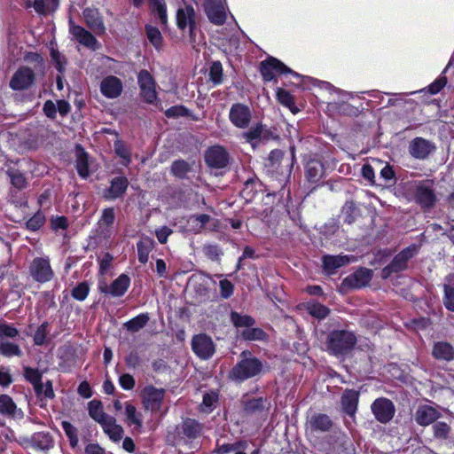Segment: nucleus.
Here are the masks:
<instances>
[{"mask_svg": "<svg viewBox=\"0 0 454 454\" xmlns=\"http://www.w3.org/2000/svg\"><path fill=\"white\" fill-rule=\"evenodd\" d=\"M291 158L285 160V153L280 149L270 151L266 162L264 163V170L272 181L278 182L279 192H282L286 184L289 182L294 165L296 161L295 146L290 147Z\"/></svg>", "mask_w": 454, "mask_h": 454, "instance_id": "1", "label": "nucleus"}, {"mask_svg": "<svg viewBox=\"0 0 454 454\" xmlns=\"http://www.w3.org/2000/svg\"><path fill=\"white\" fill-rule=\"evenodd\" d=\"M267 362H262L253 356L250 351L244 350L240 353L236 364L229 372V379L242 383L249 379L255 378L269 372Z\"/></svg>", "mask_w": 454, "mask_h": 454, "instance_id": "2", "label": "nucleus"}, {"mask_svg": "<svg viewBox=\"0 0 454 454\" xmlns=\"http://www.w3.org/2000/svg\"><path fill=\"white\" fill-rule=\"evenodd\" d=\"M357 342L356 334L344 329H334L328 333L325 345L329 354L343 356L350 353Z\"/></svg>", "mask_w": 454, "mask_h": 454, "instance_id": "3", "label": "nucleus"}, {"mask_svg": "<svg viewBox=\"0 0 454 454\" xmlns=\"http://www.w3.org/2000/svg\"><path fill=\"white\" fill-rule=\"evenodd\" d=\"M20 334L14 325L0 320V356L4 357H20L23 352L19 344L4 339H16Z\"/></svg>", "mask_w": 454, "mask_h": 454, "instance_id": "4", "label": "nucleus"}, {"mask_svg": "<svg viewBox=\"0 0 454 454\" xmlns=\"http://www.w3.org/2000/svg\"><path fill=\"white\" fill-rule=\"evenodd\" d=\"M414 202L424 211L434 207L437 202V196L434 188V181L425 179L416 181L412 189Z\"/></svg>", "mask_w": 454, "mask_h": 454, "instance_id": "5", "label": "nucleus"}, {"mask_svg": "<svg viewBox=\"0 0 454 454\" xmlns=\"http://www.w3.org/2000/svg\"><path fill=\"white\" fill-rule=\"evenodd\" d=\"M419 247L411 244L396 254L391 262L382 270L380 276L383 279L389 278L393 274L401 273L408 269L409 261L418 253Z\"/></svg>", "mask_w": 454, "mask_h": 454, "instance_id": "6", "label": "nucleus"}, {"mask_svg": "<svg viewBox=\"0 0 454 454\" xmlns=\"http://www.w3.org/2000/svg\"><path fill=\"white\" fill-rule=\"evenodd\" d=\"M259 72L264 82H277V75L291 74L294 77L301 75L290 67L286 66L278 59L269 56L259 65Z\"/></svg>", "mask_w": 454, "mask_h": 454, "instance_id": "7", "label": "nucleus"}, {"mask_svg": "<svg viewBox=\"0 0 454 454\" xmlns=\"http://www.w3.org/2000/svg\"><path fill=\"white\" fill-rule=\"evenodd\" d=\"M231 160L228 150L221 145L208 146L204 153L205 164L211 169L226 168Z\"/></svg>", "mask_w": 454, "mask_h": 454, "instance_id": "8", "label": "nucleus"}, {"mask_svg": "<svg viewBox=\"0 0 454 454\" xmlns=\"http://www.w3.org/2000/svg\"><path fill=\"white\" fill-rule=\"evenodd\" d=\"M267 192L266 199L270 200V197L276 198L278 197V200H281L283 197V193L279 194V192H270L266 186L259 180L258 177L254 176L248 178L245 183L244 186L240 192L241 197L247 202L254 201L260 194Z\"/></svg>", "mask_w": 454, "mask_h": 454, "instance_id": "9", "label": "nucleus"}, {"mask_svg": "<svg viewBox=\"0 0 454 454\" xmlns=\"http://www.w3.org/2000/svg\"><path fill=\"white\" fill-rule=\"evenodd\" d=\"M28 271L33 280L40 284L50 282L55 277L49 257L34 258L29 264Z\"/></svg>", "mask_w": 454, "mask_h": 454, "instance_id": "10", "label": "nucleus"}, {"mask_svg": "<svg viewBox=\"0 0 454 454\" xmlns=\"http://www.w3.org/2000/svg\"><path fill=\"white\" fill-rule=\"evenodd\" d=\"M166 395L165 388H158L153 385H146L140 393L143 406L145 410L151 412L160 411Z\"/></svg>", "mask_w": 454, "mask_h": 454, "instance_id": "11", "label": "nucleus"}, {"mask_svg": "<svg viewBox=\"0 0 454 454\" xmlns=\"http://www.w3.org/2000/svg\"><path fill=\"white\" fill-rule=\"evenodd\" d=\"M203 431V425L197 419L185 418L182 423L176 427L175 439L179 442H192L200 436Z\"/></svg>", "mask_w": 454, "mask_h": 454, "instance_id": "12", "label": "nucleus"}, {"mask_svg": "<svg viewBox=\"0 0 454 454\" xmlns=\"http://www.w3.org/2000/svg\"><path fill=\"white\" fill-rule=\"evenodd\" d=\"M304 175L309 185L316 188L323 183L325 176V165L317 155H309L304 164Z\"/></svg>", "mask_w": 454, "mask_h": 454, "instance_id": "13", "label": "nucleus"}, {"mask_svg": "<svg viewBox=\"0 0 454 454\" xmlns=\"http://www.w3.org/2000/svg\"><path fill=\"white\" fill-rule=\"evenodd\" d=\"M270 408V402L267 397H249L242 401V410L246 416H254L265 420Z\"/></svg>", "mask_w": 454, "mask_h": 454, "instance_id": "14", "label": "nucleus"}, {"mask_svg": "<svg viewBox=\"0 0 454 454\" xmlns=\"http://www.w3.org/2000/svg\"><path fill=\"white\" fill-rule=\"evenodd\" d=\"M191 347L192 352L201 360H208L215 353V342L209 335L204 333L192 336Z\"/></svg>", "mask_w": 454, "mask_h": 454, "instance_id": "15", "label": "nucleus"}, {"mask_svg": "<svg viewBox=\"0 0 454 454\" xmlns=\"http://www.w3.org/2000/svg\"><path fill=\"white\" fill-rule=\"evenodd\" d=\"M137 83L141 98L147 104H153L157 99L156 82L146 69H142L137 74Z\"/></svg>", "mask_w": 454, "mask_h": 454, "instance_id": "16", "label": "nucleus"}, {"mask_svg": "<svg viewBox=\"0 0 454 454\" xmlns=\"http://www.w3.org/2000/svg\"><path fill=\"white\" fill-rule=\"evenodd\" d=\"M176 26L181 31L189 29L191 41H195V30L197 28L196 12L191 4H185L184 8H178L176 15Z\"/></svg>", "mask_w": 454, "mask_h": 454, "instance_id": "17", "label": "nucleus"}, {"mask_svg": "<svg viewBox=\"0 0 454 454\" xmlns=\"http://www.w3.org/2000/svg\"><path fill=\"white\" fill-rule=\"evenodd\" d=\"M371 410L376 420L382 424L390 422L395 414L394 403L387 397L375 399L371 405Z\"/></svg>", "mask_w": 454, "mask_h": 454, "instance_id": "18", "label": "nucleus"}, {"mask_svg": "<svg viewBox=\"0 0 454 454\" xmlns=\"http://www.w3.org/2000/svg\"><path fill=\"white\" fill-rule=\"evenodd\" d=\"M35 82V72L27 66H21L12 74L9 86L13 90H26L30 89Z\"/></svg>", "mask_w": 454, "mask_h": 454, "instance_id": "19", "label": "nucleus"}, {"mask_svg": "<svg viewBox=\"0 0 454 454\" xmlns=\"http://www.w3.org/2000/svg\"><path fill=\"white\" fill-rule=\"evenodd\" d=\"M82 16L88 28L98 36L106 32L104 18L98 8L86 7L82 11Z\"/></svg>", "mask_w": 454, "mask_h": 454, "instance_id": "20", "label": "nucleus"}, {"mask_svg": "<svg viewBox=\"0 0 454 454\" xmlns=\"http://www.w3.org/2000/svg\"><path fill=\"white\" fill-rule=\"evenodd\" d=\"M69 32L80 44L92 51L99 48V43L96 36L83 27L76 25L72 19L69 20Z\"/></svg>", "mask_w": 454, "mask_h": 454, "instance_id": "21", "label": "nucleus"}, {"mask_svg": "<svg viewBox=\"0 0 454 454\" xmlns=\"http://www.w3.org/2000/svg\"><path fill=\"white\" fill-rule=\"evenodd\" d=\"M203 7L212 24L222 26L226 22L227 14L222 0H204Z\"/></svg>", "mask_w": 454, "mask_h": 454, "instance_id": "22", "label": "nucleus"}, {"mask_svg": "<svg viewBox=\"0 0 454 454\" xmlns=\"http://www.w3.org/2000/svg\"><path fill=\"white\" fill-rule=\"evenodd\" d=\"M131 279L129 275L121 273L109 286L100 285L98 290L101 294H109L112 297H122L129 290Z\"/></svg>", "mask_w": 454, "mask_h": 454, "instance_id": "23", "label": "nucleus"}, {"mask_svg": "<svg viewBox=\"0 0 454 454\" xmlns=\"http://www.w3.org/2000/svg\"><path fill=\"white\" fill-rule=\"evenodd\" d=\"M252 118V113L248 106L242 103H235L231 106L229 119L239 129L248 127Z\"/></svg>", "mask_w": 454, "mask_h": 454, "instance_id": "24", "label": "nucleus"}, {"mask_svg": "<svg viewBox=\"0 0 454 454\" xmlns=\"http://www.w3.org/2000/svg\"><path fill=\"white\" fill-rule=\"evenodd\" d=\"M115 222V211L114 207H106L102 210L100 218L97 223V234L100 239L108 240L113 235Z\"/></svg>", "mask_w": 454, "mask_h": 454, "instance_id": "25", "label": "nucleus"}, {"mask_svg": "<svg viewBox=\"0 0 454 454\" xmlns=\"http://www.w3.org/2000/svg\"><path fill=\"white\" fill-rule=\"evenodd\" d=\"M372 270L361 267L354 273L347 276L342 280V286L348 289H359L369 284L372 280Z\"/></svg>", "mask_w": 454, "mask_h": 454, "instance_id": "26", "label": "nucleus"}, {"mask_svg": "<svg viewBox=\"0 0 454 454\" xmlns=\"http://www.w3.org/2000/svg\"><path fill=\"white\" fill-rule=\"evenodd\" d=\"M129 182L124 176H119L112 178L110 186L105 189L103 198L106 200H115L122 198L126 193Z\"/></svg>", "mask_w": 454, "mask_h": 454, "instance_id": "27", "label": "nucleus"}, {"mask_svg": "<svg viewBox=\"0 0 454 454\" xmlns=\"http://www.w3.org/2000/svg\"><path fill=\"white\" fill-rule=\"evenodd\" d=\"M434 150V143L420 137L412 139L409 145L410 154L418 160L427 159Z\"/></svg>", "mask_w": 454, "mask_h": 454, "instance_id": "28", "label": "nucleus"}, {"mask_svg": "<svg viewBox=\"0 0 454 454\" xmlns=\"http://www.w3.org/2000/svg\"><path fill=\"white\" fill-rule=\"evenodd\" d=\"M431 356L436 361L450 363L454 361V346L448 340L434 341Z\"/></svg>", "mask_w": 454, "mask_h": 454, "instance_id": "29", "label": "nucleus"}, {"mask_svg": "<svg viewBox=\"0 0 454 454\" xmlns=\"http://www.w3.org/2000/svg\"><path fill=\"white\" fill-rule=\"evenodd\" d=\"M360 393L352 388H346L340 396V405L344 414L354 417L357 411Z\"/></svg>", "mask_w": 454, "mask_h": 454, "instance_id": "30", "label": "nucleus"}, {"mask_svg": "<svg viewBox=\"0 0 454 454\" xmlns=\"http://www.w3.org/2000/svg\"><path fill=\"white\" fill-rule=\"evenodd\" d=\"M440 417V411L427 404L419 405L414 414L416 423L421 427L434 423Z\"/></svg>", "mask_w": 454, "mask_h": 454, "instance_id": "31", "label": "nucleus"}, {"mask_svg": "<svg viewBox=\"0 0 454 454\" xmlns=\"http://www.w3.org/2000/svg\"><path fill=\"white\" fill-rule=\"evenodd\" d=\"M122 89L121 81L114 75L104 78L100 84L101 93L107 98L119 97L121 94Z\"/></svg>", "mask_w": 454, "mask_h": 454, "instance_id": "32", "label": "nucleus"}, {"mask_svg": "<svg viewBox=\"0 0 454 454\" xmlns=\"http://www.w3.org/2000/svg\"><path fill=\"white\" fill-rule=\"evenodd\" d=\"M312 432L327 433L333 427V419L325 413H314L308 421Z\"/></svg>", "mask_w": 454, "mask_h": 454, "instance_id": "33", "label": "nucleus"}, {"mask_svg": "<svg viewBox=\"0 0 454 454\" xmlns=\"http://www.w3.org/2000/svg\"><path fill=\"white\" fill-rule=\"evenodd\" d=\"M75 168L80 177L86 179L90 176L89 153L81 145L75 146Z\"/></svg>", "mask_w": 454, "mask_h": 454, "instance_id": "34", "label": "nucleus"}, {"mask_svg": "<svg viewBox=\"0 0 454 454\" xmlns=\"http://www.w3.org/2000/svg\"><path fill=\"white\" fill-rule=\"evenodd\" d=\"M323 269L328 274H333L335 271L348 264L349 258L348 255H331L325 254L322 257Z\"/></svg>", "mask_w": 454, "mask_h": 454, "instance_id": "35", "label": "nucleus"}, {"mask_svg": "<svg viewBox=\"0 0 454 454\" xmlns=\"http://www.w3.org/2000/svg\"><path fill=\"white\" fill-rule=\"evenodd\" d=\"M360 215V209L354 200H347L341 207L340 217L343 223L352 224L356 222V218Z\"/></svg>", "mask_w": 454, "mask_h": 454, "instance_id": "36", "label": "nucleus"}, {"mask_svg": "<svg viewBox=\"0 0 454 454\" xmlns=\"http://www.w3.org/2000/svg\"><path fill=\"white\" fill-rule=\"evenodd\" d=\"M241 340L246 341H267L268 333L262 328L250 326L247 329L239 331Z\"/></svg>", "mask_w": 454, "mask_h": 454, "instance_id": "37", "label": "nucleus"}, {"mask_svg": "<svg viewBox=\"0 0 454 454\" xmlns=\"http://www.w3.org/2000/svg\"><path fill=\"white\" fill-rule=\"evenodd\" d=\"M352 442L346 437H337L328 448V454H353Z\"/></svg>", "mask_w": 454, "mask_h": 454, "instance_id": "38", "label": "nucleus"}, {"mask_svg": "<svg viewBox=\"0 0 454 454\" xmlns=\"http://www.w3.org/2000/svg\"><path fill=\"white\" fill-rule=\"evenodd\" d=\"M154 240L149 237L144 238L137 241V259L141 264H145L149 259V254L154 247Z\"/></svg>", "mask_w": 454, "mask_h": 454, "instance_id": "39", "label": "nucleus"}, {"mask_svg": "<svg viewBox=\"0 0 454 454\" xmlns=\"http://www.w3.org/2000/svg\"><path fill=\"white\" fill-rule=\"evenodd\" d=\"M150 321L148 312L140 313L123 324L124 328L130 333H137Z\"/></svg>", "mask_w": 454, "mask_h": 454, "instance_id": "40", "label": "nucleus"}, {"mask_svg": "<svg viewBox=\"0 0 454 454\" xmlns=\"http://www.w3.org/2000/svg\"><path fill=\"white\" fill-rule=\"evenodd\" d=\"M35 396L40 401H43V399H54L55 398V393L53 390V384L52 381L48 380L44 384L43 381H40L36 383L35 385H32Z\"/></svg>", "mask_w": 454, "mask_h": 454, "instance_id": "41", "label": "nucleus"}, {"mask_svg": "<svg viewBox=\"0 0 454 454\" xmlns=\"http://www.w3.org/2000/svg\"><path fill=\"white\" fill-rule=\"evenodd\" d=\"M6 175L10 178L11 184L18 191H22L27 187V180L25 174L18 168H9Z\"/></svg>", "mask_w": 454, "mask_h": 454, "instance_id": "42", "label": "nucleus"}, {"mask_svg": "<svg viewBox=\"0 0 454 454\" xmlns=\"http://www.w3.org/2000/svg\"><path fill=\"white\" fill-rule=\"evenodd\" d=\"M32 446L35 449L45 450L53 447V439L50 433L37 432L32 435Z\"/></svg>", "mask_w": 454, "mask_h": 454, "instance_id": "43", "label": "nucleus"}, {"mask_svg": "<svg viewBox=\"0 0 454 454\" xmlns=\"http://www.w3.org/2000/svg\"><path fill=\"white\" fill-rule=\"evenodd\" d=\"M276 98L279 104L288 108L293 114L299 112L295 105L294 97L286 90L278 88L276 91Z\"/></svg>", "mask_w": 454, "mask_h": 454, "instance_id": "44", "label": "nucleus"}, {"mask_svg": "<svg viewBox=\"0 0 454 454\" xmlns=\"http://www.w3.org/2000/svg\"><path fill=\"white\" fill-rule=\"evenodd\" d=\"M230 319L238 330L240 328L247 329L255 324V319L252 316L242 315L237 311L231 312Z\"/></svg>", "mask_w": 454, "mask_h": 454, "instance_id": "45", "label": "nucleus"}, {"mask_svg": "<svg viewBox=\"0 0 454 454\" xmlns=\"http://www.w3.org/2000/svg\"><path fill=\"white\" fill-rule=\"evenodd\" d=\"M306 309L310 316L317 319L325 318L331 312L328 307L317 301H310L307 302Z\"/></svg>", "mask_w": 454, "mask_h": 454, "instance_id": "46", "label": "nucleus"}, {"mask_svg": "<svg viewBox=\"0 0 454 454\" xmlns=\"http://www.w3.org/2000/svg\"><path fill=\"white\" fill-rule=\"evenodd\" d=\"M126 420L129 426L134 425L136 429L142 428V415L138 413L135 405L130 403L125 404Z\"/></svg>", "mask_w": 454, "mask_h": 454, "instance_id": "47", "label": "nucleus"}, {"mask_svg": "<svg viewBox=\"0 0 454 454\" xmlns=\"http://www.w3.org/2000/svg\"><path fill=\"white\" fill-rule=\"evenodd\" d=\"M190 171L191 165L183 159L174 160L170 166L171 175L179 179H184Z\"/></svg>", "mask_w": 454, "mask_h": 454, "instance_id": "48", "label": "nucleus"}, {"mask_svg": "<svg viewBox=\"0 0 454 454\" xmlns=\"http://www.w3.org/2000/svg\"><path fill=\"white\" fill-rule=\"evenodd\" d=\"M46 222L45 212L39 208L27 222L26 228L30 231L40 230Z\"/></svg>", "mask_w": 454, "mask_h": 454, "instance_id": "49", "label": "nucleus"}, {"mask_svg": "<svg viewBox=\"0 0 454 454\" xmlns=\"http://www.w3.org/2000/svg\"><path fill=\"white\" fill-rule=\"evenodd\" d=\"M145 28L149 42L157 51L161 50L163 46V37L159 28L152 25H146Z\"/></svg>", "mask_w": 454, "mask_h": 454, "instance_id": "50", "label": "nucleus"}, {"mask_svg": "<svg viewBox=\"0 0 454 454\" xmlns=\"http://www.w3.org/2000/svg\"><path fill=\"white\" fill-rule=\"evenodd\" d=\"M33 7L40 15H47L49 12H55L59 7V0H50L49 6H46L45 0H34Z\"/></svg>", "mask_w": 454, "mask_h": 454, "instance_id": "51", "label": "nucleus"}, {"mask_svg": "<svg viewBox=\"0 0 454 454\" xmlns=\"http://www.w3.org/2000/svg\"><path fill=\"white\" fill-rule=\"evenodd\" d=\"M152 12L156 14L161 24H166L168 20L167 6L164 0H149Z\"/></svg>", "mask_w": 454, "mask_h": 454, "instance_id": "52", "label": "nucleus"}, {"mask_svg": "<svg viewBox=\"0 0 454 454\" xmlns=\"http://www.w3.org/2000/svg\"><path fill=\"white\" fill-rule=\"evenodd\" d=\"M88 411L90 417L98 422L106 418V413L104 411L102 402L99 400H92L88 403Z\"/></svg>", "mask_w": 454, "mask_h": 454, "instance_id": "53", "label": "nucleus"}, {"mask_svg": "<svg viewBox=\"0 0 454 454\" xmlns=\"http://www.w3.org/2000/svg\"><path fill=\"white\" fill-rule=\"evenodd\" d=\"M61 427L68 438L71 448L74 449L79 442L77 428L67 420L61 422Z\"/></svg>", "mask_w": 454, "mask_h": 454, "instance_id": "54", "label": "nucleus"}, {"mask_svg": "<svg viewBox=\"0 0 454 454\" xmlns=\"http://www.w3.org/2000/svg\"><path fill=\"white\" fill-rule=\"evenodd\" d=\"M90 286L88 281L84 280L78 283L71 291V296L79 301H83L88 297Z\"/></svg>", "mask_w": 454, "mask_h": 454, "instance_id": "55", "label": "nucleus"}, {"mask_svg": "<svg viewBox=\"0 0 454 454\" xmlns=\"http://www.w3.org/2000/svg\"><path fill=\"white\" fill-rule=\"evenodd\" d=\"M223 70L219 60L214 61L209 68V79L215 85L223 83Z\"/></svg>", "mask_w": 454, "mask_h": 454, "instance_id": "56", "label": "nucleus"}, {"mask_svg": "<svg viewBox=\"0 0 454 454\" xmlns=\"http://www.w3.org/2000/svg\"><path fill=\"white\" fill-rule=\"evenodd\" d=\"M16 408V403L10 395L6 394L0 395V413L4 415H13Z\"/></svg>", "mask_w": 454, "mask_h": 454, "instance_id": "57", "label": "nucleus"}, {"mask_svg": "<svg viewBox=\"0 0 454 454\" xmlns=\"http://www.w3.org/2000/svg\"><path fill=\"white\" fill-rule=\"evenodd\" d=\"M23 377L26 380V381L29 382L31 385H35L36 383L42 381L43 372L40 371L38 368L24 366Z\"/></svg>", "mask_w": 454, "mask_h": 454, "instance_id": "58", "label": "nucleus"}, {"mask_svg": "<svg viewBox=\"0 0 454 454\" xmlns=\"http://www.w3.org/2000/svg\"><path fill=\"white\" fill-rule=\"evenodd\" d=\"M434 436L439 440H447L451 431V427L446 422L438 421L433 425Z\"/></svg>", "mask_w": 454, "mask_h": 454, "instance_id": "59", "label": "nucleus"}, {"mask_svg": "<svg viewBox=\"0 0 454 454\" xmlns=\"http://www.w3.org/2000/svg\"><path fill=\"white\" fill-rule=\"evenodd\" d=\"M115 153L122 159V164L128 166L131 162V153L122 141L114 142Z\"/></svg>", "mask_w": 454, "mask_h": 454, "instance_id": "60", "label": "nucleus"}, {"mask_svg": "<svg viewBox=\"0 0 454 454\" xmlns=\"http://www.w3.org/2000/svg\"><path fill=\"white\" fill-rule=\"evenodd\" d=\"M48 328L49 323L47 321L43 322L37 327L33 336V341L35 345L43 346L45 344L47 335L49 333Z\"/></svg>", "mask_w": 454, "mask_h": 454, "instance_id": "61", "label": "nucleus"}, {"mask_svg": "<svg viewBox=\"0 0 454 454\" xmlns=\"http://www.w3.org/2000/svg\"><path fill=\"white\" fill-rule=\"evenodd\" d=\"M164 114L167 118L190 117L191 111L183 105H176L168 108Z\"/></svg>", "mask_w": 454, "mask_h": 454, "instance_id": "62", "label": "nucleus"}, {"mask_svg": "<svg viewBox=\"0 0 454 454\" xmlns=\"http://www.w3.org/2000/svg\"><path fill=\"white\" fill-rule=\"evenodd\" d=\"M443 305L449 311L454 312V287L443 285Z\"/></svg>", "mask_w": 454, "mask_h": 454, "instance_id": "63", "label": "nucleus"}, {"mask_svg": "<svg viewBox=\"0 0 454 454\" xmlns=\"http://www.w3.org/2000/svg\"><path fill=\"white\" fill-rule=\"evenodd\" d=\"M448 67L449 65L444 68L442 74L428 86V91L430 94L435 95L445 87L447 84V77L444 74L447 72Z\"/></svg>", "mask_w": 454, "mask_h": 454, "instance_id": "64", "label": "nucleus"}]
</instances>
